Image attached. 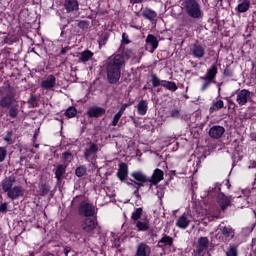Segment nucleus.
<instances>
[{"instance_id":"f257e3e1","label":"nucleus","mask_w":256,"mask_h":256,"mask_svg":"<svg viewBox=\"0 0 256 256\" xmlns=\"http://www.w3.org/2000/svg\"><path fill=\"white\" fill-rule=\"evenodd\" d=\"M125 65V58L121 54L110 57L106 63V73L109 83H118L121 79V68Z\"/></svg>"},{"instance_id":"f03ea898","label":"nucleus","mask_w":256,"mask_h":256,"mask_svg":"<svg viewBox=\"0 0 256 256\" xmlns=\"http://www.w3.org/2000/svg\"><path fill=\"white\" fill-rule=\"evenodd\" d=\"M17 180L14 176L6 177L2 181V191L7 193L8 199L15 201V199H19V197H23L25 191L22 186H14Z\"/></svg>"},{"instance_id":"7ed1b4c3","label":"nucleus","mask_w":256,"mask_h":256,"mask_svg":"<svg viewBox=\"0 0 256 256\" xmlns=\"http://www.w3.org/2000/svg\"><path fill=\"white\" fill-rule=\"evenodd\" d=\"M0 107L8 109L10 119H17L19 116V101L14 93L7 94L0 99Z\"/></svg>"},{"instance_id":"20e7f679","label":"nucleus","mask_w":256,"mask_h":256,"mask_svg":"<svg viewBox=\"0 0 256 256\" xmlns=\"http://www.w3.org/2000/svg\"><path fill=\"white\" fill-rule=\"evenodd\" d=\"M182 7L191 19H203V10L199 0H183Z\"/></svg>"},{"instance_id":"39448f33","label":"nucleus","mask_w":256,"mask_h":256,"mask_svg":"<svg viewBox=\"0 0 256 256\" xmlns=\"http://www.w3.org/2000/svg\"><path fill=\"white\" fill-rule=\"evenodd\" d=\"M215 77H217V66L212 65L204 76L200 77V81H204L201 91H206L211 86V83H215Z\"/></svg>"},{"instance_id":"423d86ee","label":"nucleus","mask_w":256,"mask_h":256,"mask_svg":"<svg viewBox=\"0 0 256 256\" xmlns=\"http://www.w3.org/2000/svg\"><path fill=\"white\" fill-rule=\"evenodd\" d=\"M191 221H193V216L189 213H184L177 218L175 225L178 229H187L191 225Z\"/></svg>"},{"instance_id":"0eeeda50","label":"nucleus","mask_w":256,"mask_h":256,"mask_svg":"<svg viewBox=\"0 0 256 256\" xmlns=\"http://www.w3.org/2000/svg\"><path fill=\"white\" fill-rule=\"evenodd\" d=\"M249 99H251V92L247 89H242L236 94V103H238L240 107L247 105Z\"/></svg>"},{"instance_id":"6e6552de","label":"nucleus","mask_w":256,"mask_h":256,"mask_svg":"<svg viewBox=\"0 0 256 256\" xmlns=\"http://www.w3.org/2000/svg\"><path fill=\"white\" fill-rule=\"evenodd\" d=\"M191 54L195 59H203L205 57V45L196 42L191 47Z\"/></svg>"},{"instance_id":"1a4fd4ad","label":"nucleus","mask_w":256,"mask_h":256,"mask_svg":"<svg viewBox=\"0 0 256 256\" xmlns=\"http://www.w3.org/2000/svg\"><path fill=\"white\" fill-rule=\"evenodd\" d=\"M57 85V78L53 75H48L41 82L42 89L45 91H52V89Z\"/></svg>"},{"instance_id":"9d476101","label":"nucleus","mask_w":256,"mask_h":256,"mask_svg":"<svg viewBox=\"0 0 256 256\" xmlns=\"http://www.w3.org/2000/svg\"><path fill=\"white\" fill-rule=\"evenodd\" d=\"M80 213L85 215V217H93L95 215V206L87 202H82L80 204Z\"/></svg>"},{"instance_id":"9b49d317","label":"nucleus","mask_w":256,"mask_h":256,"mask_svg":"<svg viewBox=\"0 0 256 256\" xmlns=\"http://www.w3.org/2000/svg\"><path fill=\"white\" fill-rule=\"evenodd\" d=\"M81 227L86 233H91L97 227V222L93 218H85L82 221Z\"/></svg>"},{"instance_id":"f8f14e48","label":"nucleus","mask_w":256,"mask_h":256,"mask_svg":"<svg viewBox=\"0 0 256 256\" xmlns=\"http://www.w3.org/2000/svg\"><path fill=\"white\" fill-rule=\"evenodd\" d=\"M151 255V247L146 243H139L136 247L135 256H150Z\"/></svg>"},{"instance_id":"ddd939ff","label":"nucleus","mask_w":256,"mask_h":256,"mask_svg":"<svg viewBox=\"0 0 256 256\" xmlns=\"http://www.w3.org/2000/svg\"><path fill=\"white\" fill-rule=\"evenodd\" d=\"M225 133V127L223 126H213L209 130V135L212 139H221Z\"/></svg>"},{"instance_id":"4468645a","label":"nucleus","mask_w":256,"mask_h":256,"mask_svg":"<svg viewBox=\"0 0 256 256\" xmlns=\"http://www.w3.org/2000/svg\"><path fill=\"white\" fill-rule=\"evenodd\" d=\"M163 177H164L163 171L157 168L154 170L151 178H149V183H151V185H157V183H161V181H163Z\"/></svg>"},{"instance_id":"2eb2a0df","label":"nucleus","mask_w":256,"mask_h":256,"mask_svg":"<svg viewBox=\"0 0 256 256\" xmlns=\"http://www.w3.org/2000/svg\"><path fill=\"white\" fill-rule=\"evenodd\" d=\"M217 201L222 211H225V209L231 205V199H229V197L225 196L223 193H218Z\"/></svg>"},{"instance_id":"dca6fc26","label":"nucleus","mask_w":256,"mask_h":256,"mask_svg":"<svg viewBox=\"0 0 256 256\" xmlns=\"http://www.w3.org/2000/svg\"><path fill=\"white\" fill-rule=\"evenodd\" d=\"M64 8L67 11V13L79 11V2L77 0H65Z\"/></svg>"},{"instance_id":"f3484780","label":"nucleus","mask_w":256,"mask_h":256,"mask_svg":"<svg viewBox=\"0 0 256 256\" xmlns=\"http://www.w3.org/2000/svg\"><path fill=\"white\" fill-rule=\"evenodd\" d=\"M129 175V167L125 163H121L119 165V169L117 172V177L120 179V181H125Z\"/></svg>"},{"instance_id":"a211bd4d","label":"nucleus","mask_w":256,"mask_h":256,"mask_svg":"<svg viewBox=\"0 0 256 256\" xmlns=\"http://www.w3.org/2000/svg\"><path fill=\"white\" fill-rule=\"evenodd\" d=\"M134 225L137 231H149V219H147V216L134 222Z\"/></svg>"},{"instance_id":"6ab92c4d","label":"nucleus","mask_w":256,"mask_h":256,"mask_svg":"<svg viewBox=\"0 0 256 256\" xmlns=\"http://www.w3.org/2000/svg\"><path fill=\"white\" fill-rule=\"evenodd\" d=\"M87 115L89 117H95V118L102 117V115H105V109L94 106L87 111Z\"/></svg>"},{"instance_id":"aec40b11","label":"nucleus","mask_w":256,"mask_h":256,"mask_svg":"<svg viewBox=\"0 0 256 256\" xmlns=\"http://www.w3.org/2000/svg\"><path fill=\"white\" fill-rule=\"evenodd\" d=\"M208 249H209V238H207V237H200L198 239L197 251L199 253H203V251H207Z\"/></svg>"},{"instance_id":"412c9836","label":"nucleus","mask_w":256,"mask_h":256,"mask_svg":"<svg viewBox=\"0 0 256 256\" xmlns=\"http://www.w3.org/2000/svg\"><path fill=\"white\" fill-rule=\"evenodd\" d=\"M131 177H133L135 181H138V183H141L142 185L143 183H149V178H147V176L141 171L133 172L131 174Z\"/></svg>"},{"instance_id":"4be33fe9","label":"nucleus","mask_w":256,"mask_h":256,"mask_svg":"<svg viewBox=\"0 0 256 256\" xmlns=\"http://www.w3.org/2000/svg\"><path fill=\"white\" fill-rule=\"evenodd\" d=\"M142 16L144 17V19H147L148 21H155V19H157V12H155L151 8H145L142 11Z\"/></svg>"},{"instance_id":"5701e85b","label":"nucleus","mask_w":256,"mask_h":256,"mask_svg":"<svg viewBox=\"0 0 256 256\" xmlns=\"http://www.w3.org/2000/svg\"><path fill=\"white\" fill-rule=\"evenodd\" d=\"M136 108L138 111V115H147V111L149 109V103H147V100H140Z\"/></svg>"},{"instance_id":"b1692460","label":"nucleus","mask_w":256,"mask_h":256,"mask_svg":"<svg viewBox=\"0 0 256 256\" xmlns=\"http://www.w3.org/2000/svg\"><path fill=\"white\" fill-rule=\"evenodd\" d=\"M97 151H99L97 144H91L90 147L87 148L84 152V157H85L86 161H89V158L91 156L95 155V153H97Z\"/></svg>"},{"instance_id":"393cba45","label":"nucleus","mask_w":256,"mask_h":256,"mask_svg":"<svg viewBox=\"0 0 256 256\" xmlns=\"http://www.w3.org/2000/svg\"><path fill=\"white\" fill-rule=\"evenodd\" d=\"M77 57L81 63H87V61H89V59L93 57V52H91L90 50H85L79 53Z\"/></svg>"},{"instance_id":"a878e982","label":"nucleus","mask_w":256,"mask_h":256,"mask_svg":"<svg viewBox=\"0 0 256 256\" xmlns=\"http://www.w3.org/2000/svg\"><path fill=\"white\" fill-rule=\"evenodd\" d=\"M225 107V102L223 100H216L212 102L211 107L209 108V113H215V111H219Z\"/></svg>"},{"instance_id":"bb28decb","label":"nucleus","mask_w":256,"mask_h":256,"mask_svg":"<svg viewBox=\"0 0 256 256\" xmlns=\"http://www.w3.org/2000/svg\"><path fill=\"white\" fill-rule=\"evenodd\" d=\"M249 7H251V1L243 0L238 4L237 9L239 13H247V11H249Z\"/></svg>"},{"instance_id":"cd10ccee","label":"nucleus","mask_w":256,"mask_h":256,"mask_svg":"<svg viewBox=\"0 0 256 256\" xmlns=\"http://www.w3.org/2000/svg\"><path fill=\"white\" fill-rule=\"evenodd\" d=\"M161 87H165V89H168V91L175 92L179 87H177V84L175 82L167 81V80H162L161 81Z\"/></svg>"},{"instance_id":"c85d7f7f","label":"nucleus","mask_w":256,"mask_h":256,"mask_svg":"<svg viewBox=\"0 0 256 256\" xmlns=\"http://www.w3.org/2000/svg\"><path fill=\"white\" fill-rule=\"evenodd\" d=\"M126 183L130 187V189H134V195L139 197V189H141V187H143V184L136 182L134 180H131L130 182H126Z\"/></svg>"},{"instance_id":"c756f323","label":"nucleus","mask_w":256,"mask_h":256,"mask_svg":"<svg viewBox=\"0 0 256 256\" xmlns=\"http://www.w3.org/2000/svg\"><path fill=\"white\" fill-rule=\"evenodd\" d=\"M222 235L227 239V241H231L235 237V231L233 228L224 227L222 228Z\"/></svg>"},{"instance_id":"7c9ffc66","label":"nucleus","mask_w":256,"mask_h":256,"mask_svg":"<svg viewBox=\"0 0 256 256\" xmlns=\"http://www.w3.org/2000/svg\"><path fill=\"white\" fill-rule=\"evenodd\" d=\"M131 218L134 223L140 221V219L145 218V216H143V208H136L135 211L132 213Z\"/></svg>"},{"instance_id":"2f4dec72","label":"nucleus","mask_w":256,"mask_h":256,"mask_svg":"<svg viewBox=\"0 0 256 256\" xmlns=\"http://www.w3.org/2000/svg\"><path fill=\"white\" fill-rule=\"evenodd\" d=\"M146 43H148V45H151L152 49H157V47H159V41H157V37L151 34L147 36Z\"/></svg>"},{"instance_id":"473e14b6","label":"nucleus","mask_w":256,"mask_h":256,"mask_svg":"<svg viewBox=\"0 0 256 256\" xmlns=\"http://www.w3.org/2000/svg\"><path fill=\"white\" fill-rule=\"evenodd\" d=\"M65 171H66V166L61 164V165H58V167L56 168V171H55V177L57 179V181H61L63 175H65Z\"/></svg>"},{"instance_id":"72a5a7b5","label":"nucleus","mask_w":256,"mask_h":256,"mask_svg":"<svg viewBox=\"0 0 256 256\" xmlns=\"http://www.w3.org/2000/svg\"><path fill=\"white\" fill-rule=\"evenodd\" d=\"M164 247H173V238L170 236H164L159 240Z\"/></svg>"},{"instance_id":"f704fd0d","label":"nucleus","mask_w":256,"mask_h":256,"mask_svg":"<svg viewBox=\"0 0 256 256\" xmlns=\"http://www.w3.org/2000/svg\"><path fill=\"white\" fill-rule=\"evenodd\" d=\"M65 115L68 117V119H71L77 115V109H75V107H69L66 110Z\"/></svg>"},{"instance_id":"c9c22d12","label":"nucleus","mask_w":256,"mask_h":256,"mask_svg":"<svg viewBox=\"0 0 256 256\" xmlns=\"http://www.w3.org/2000/svg\"><path fill=\"white\" fill-rule=\"evenodd\" d=\"M226 256H237V246L230 245L226 252Z\"/></svg>"},{"instance_id":"e433bc0d","label":"nucleus","mask_w":256,"mask_h":256,"mask_svg":"<svg viewBox=\"0 0 256 256\" xmlns=\"http://www.w3.org/2000/svg\"><path fill=\"white\" fill-rule=\"evenodd\" d=\"M75 173L77 177H83V175L87 173V168H85L84 166H80L76 169Z\"/></svg>"},{"instance_id":"4c0bfd02","label":"nucleus","mask_w":256,"mask_h":256,"mask_svg":"<svg viewBox=\"0 0 256 256\" xmlns=\"http://www.w3.org/2000/svg\"><path fill=\"white\" fill-rule=\"evenodd\" d=\"M156 189V195L158 199H163V197L165 196V188H163V186H157Z\"/></svg>"},{"instance_id":"58836bf2","label":"nucleus","mask_w":256,"mask_h":256,"mask_svg":"<svg viewBox=\"0 0 256 256\" xmlns=\"http://www.w3.org/2000/svg\"><path fill=\"white\" fill-rule=\"evenodd\" d=\"M163 80L159 79V77H157V75L153 74L152 75V85L153 87H159V85H161V82Z\"/></svg>"},{"instance_id":"ea45409f","label":"nucleus","mask_w":256,"mask_h":256,"mask_svg":"<svg viewBox=\"0 0 256 256\" xmlns=\"http://www.w3.org/2000/svg\"><path fill=\"white\" fill-rule=\"evenodd\" d=\"M12 135H13V132L12 131H8L6 136L4 137V141H6V143L8 145H12V143H13V138H11Z\"/></svg>"},{"instance_id":"a19ab883","label":"nucleus","mask_w":256,"mask_h":256,"mask_svg":"<svg viewBox=\"0 0 256 256\" xmlns=\"http://www.w3.org/2000/svg\"><path fill=\"white\" fill-rule=\"evenodd\" d=\"M5 157H7V149H5V147H0V163L5 161Z\"/></svg>"},{"instance_id":"79ce46f5","label":"nucleus","mask_w":256,"mask_h":256,"mask_svg":"<svg viewBox=\"0 0 256 256\" xmlns=\"http://www.w3.org/2000/svg\"><path fill=\"white\" fill-rule=\"evenodd\" d=\"M170 116L173 119H179V117H181V111L179 109H174V110L170 111Z\"/></svg>"},{"instance_id":"37998d69","label":"nucleus","mask_w":256,"mask_h":256,"mask_svg":"<svg viewBox=\"0 0 256 256\" xmlns=\"http://www.w3.org/2000/svg\"><path fill=\"white\" fill-rule=\"evenodd\" d=\"M216 192V193H218V192H220L221 191V188L219 187V184H216L215 185V187H210L209 188V190H208V193H209V195H213V192Z\"/></svg>"},{"instance_id":"c03bdc74","label":"nucleus","mask_w":256,"mask_h":256,"mask_svg":"<svg viewBox=\"0 0 256 256\" xmlns=\"http://www.w3.org/2000/svg\"><path fill=\"white\" fill-rule=\"evenodd\" d=\"M127 107H129V104H127V103L123 104V105L120 107L118 113H116V114H117V115H120V117H123V113H125V109H127Z\"/></svg>"},{"instance_id":"a18cd8bd","label":"nucleus","mask_w":256,"mask_h":256,"mask_svg":"<svg viewBox=\"0 0 256 256\" xmlns=\"http://www.w3.org/2000/svg\"><path fill=\"white\" fill-rule=\"evenodd\" d=\"M119 119H121V116L119 114H116L112 120L113 127H117V123H119Z\"/></svg>"},{"instance_id":"49530a36","label":"nucleus","mask_w":256,"mask_h":256,"mask_svg":"<svg viewBox=\"0 0 256 256\" xmlns=\"http://www.w3.org/2000/svg\"><path fill=\"white\" fill-rule=\"evenodd\" d=\"M192 159H196V167H194V169L192 170L193 173H197V170L199 169V165L201 163V160L199 158H196L195 156H192Z\"/></svg>"},{"instance_id":"de8ad7c7","label":"nucleus","mask_w":256,"mask_h":256,"mask_svg":"<svg viewBox=\"0 0 256 256\" xmlns=\"http://www.w3.org/2000/svg\"><path fill=\"white\" fill-rule=\"evenodd\" d=\"M62 159H63V161H71V153H69V152H64L63 154H62Z\"/></svg>"},{"instance_id":"09e8293b","label":"nucleus","mask_w":256,"mask_h":256,"mask_svg":"<svg viewBox=\"0 0 256 256\" xmlns=\"http://www.w3.org/2000/svg\"><path fill=\"white\" fill-rule=\"evenodd\" d=\"M0 213H7V203L0 204Z\"/></svg>"},{"instance_id":"8fccbe9b","label":"nucleus","mask_w":256,"mask_h":256,"mask_svg":"<svg viewBox=\"0 0 256 256\" xmlns=\"http://www.w3.org/2000/svg\"><path fill=\"white\" fill-rule=\"evenodd\" d=\"M124 55L130 59V57H133V51L131 50H125Z\"/></svg>"},{"instance_id":"3c124183","label":"nucleus","mask_w":256,"mask_h":256,"mask_svg":"<svg viewBox=\"0 0 256 256\" xmlns=\"http://www.w3.org/2000/svg\"><path fill=\"white\" fill-rule=\"evenodd\" d=\"M107 41V36L101 37L98 40L99 45H105V42Z\"/></svg>"},{"instance_id":"603ef678","label":"nucleus","mask_w":256,"mask_h":256,"mask_svg":"<svg viewBox=\"0 0 256 256\" xmlns=\"http://www.w3.org/2000/svg\"><path fill=\"white\" fill-rule=\"evenodd\" d=\"M129 36L126 34V33H123L122 34V41L124 42V43H129Z\"/></svg>"},{"instance_id":"864d4df0","label":"nucleus","mask_w":256,"mask_h":256,"mask_svg":"<svg viewBox=\"0 0 256 256\" xmlns=\"http://www.w3.org/2000/svg\"><path fill=\"white\" fill-rule=\"evenodd\" d=\"M256 167V162L255 161H251L250 165H249V169H255Z\"/></svg>"},{"instance_id":"5fc2aeb1","label":"nucleus","mask_w":256,"mask_h":256,"mask_svg":"<svg viewBox=\"0 0 256 256\" xmlns=\"http://www.w3.org/2000/svg\"><path fill=\"white\" fill-rule=\"evenodd\" d=\"M131 3H143V0H130Z\"/></svg>"},{"instance_id":"6e6d98bb","label":"nucleus","mask_w":256,"mask_h":256,"mask_svg":"<svg viewBox=\"0 0 256 256\" xmlns=\"http://www.w3.org/2000/svg\"><path fill=\"white\" fill-rule=\"evenodd\" d=\"M215 217L214 216H208L209 221H214Z\"/></svg>"},{"instance_id":"4d7b16f0","label":"nucleus","mask_w":256,"mask_h":256,"mask_svg":"<svg viewBox=\"0 0 256 256\" xmlns=\"http://www.w3.org/2000/svg\"><path fill=\"white\" fill-rule=\"evenodd\" d=\"M65 53H67V50H65V48H63V49L61 50V54H62V55H65Z\"/></svg>"},{"instance_id":"13d9d810","label":"nucleus","mask_w":256,"mask_h":256,"mask_svg":"<svg viewBox=\"0 0 256 256\" xmlns=\"http://www.w3.org/2000/svg\"><path fill=\"white\" fill-rule=\"evenodd\" d=\"M64 253H65V255L67 256V255H69V249H64Z\"/></svg>"},{"instance_id":"bf43d9fd","label":"nucleus","mask_w":256,"mask_h":256,"mask_svg":"<svg viewBox=\"0 0 256 256\" xmlns=\"http://www.w3.org/2000/svg\"><path fill=\"white\" fill-rule=\"evenodd\" d=\"M188 165H191V161L188 162Z\"/></svg>"}]
</instances>
